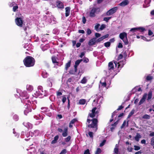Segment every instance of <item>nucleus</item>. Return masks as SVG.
<instances>
[{"instance_id":"f257e3e1","label":"nucleus","mask_w":154,"mask_h":154,"mask_svg":"<svg viewBox=\"0 0 154 154\" xmlns=\"http://www.w3.org/2000/svg\"><path fill=\"white\" fill-rule=\"evenodd\" d=\"M97 108L96 107H94L91 110L92 112L89 113L88 117V119H87V121L88 124L90 123V122L92 121V123L91 124H89L88 125V127L89 128H92L94 129V131H96L97 129V123L98 122V120L96 118H94L92 119H88L89 117H90L91 118H94L95 116L97 115V117L98 116L99 113V111L97 110Z\"/></svg>"},{"instance_id":"f03ea898","label":"nucleus","mask_w":154,"mask_h":154,"mask_svg":"<svg viewBox=\"0 0 154 154\" xmlns=\"http://www.w3.org/2000/svg\"><path fill=\"white\" fill-rule=\"evenodd\" d=\"M23 61L24 65L27 67L34 66L35 63V59L31 56H26L23 60Z\"/></svg>"},{"instance_id":"7ed1b4c3","label":"nucleus","mask_w":154,"mask_h":154,"mask_svg":"<svg viewBox=\"0 0 154 154\" xmlns=\"http://www.w3.org/2000/svg\"><path fill=\"white\" fill-rule=\"evenodd\" d=\"M152 91L150 90L148 92V94L147 93H145L143 95L142 98L139 102V105H140L143 103L146 100V99L147 96L148 95L147 100L148 101L151 99L152 96Z\"/></svg>"},{"instance_id":"20e7f679","label":"nucleus","mask_w":154,"mask_h":154,"mask_svg":"<svg viewBox=\"0 0 154 154\" xmlns=\"http://www.w3.org/2000/svg\"><path fill=\"white\" fill-rule=\"evenodd\" d=\"M152 91L150 90L148 92V94L147 93H145L143 95L142 98L139 102V105H140L143 103L146 100V99L147 96L148 95L147 100L148 101L151 99L152 96Z\"/></svg>"},{"instance_id":"39448f33","label":"nucleus","mask_w":154,"mask_h":154,"mask_svg":"<svg viewBox=\"0 0 154 154\" xmlns=\"http://www.w3.org/2000/svg\"><path fill=\"white\" fill-rule=\"evenodd\" d=\"M100 11V8L97 7H93L91 8L89 13V16L91 17H95V14H98Z\"/></svg>"},{"instance_id":"423d86ee","label":"nucleus","mask_w":154,"mask_h":154,"mask_svg":"<svg viewBox=\"0 0 154 154\" xmlns=\"http://www.w3.org/2000/svg\"><path fill=\"white\" fill-rule=\"evenodd\" d=\"M15 22L17 26L20 27L23 26V21L21 18L17 17L15 20Z\"/></svg>"},{"instance_id":"0eeeda50","label":"nucleus","mask_w":154,"mask_h":154,"mask_svg":"<svg viewBox=\"0 0 154 154\" xmlns=\"http://www.w3.org/2000/svg\"><path fill=\"white\" fill-rule=\"evenodd\" d=\"M117 10V7H113L108 11L106 12V14L108 16L112 15L115 13Z\"/></svg>"},{"instance_id":"6e6552de","label":"nucleus","mask_w":154,"mask_h":154,"mask_svg":"<svg viewBox=\"0 0 154 154\" xmlns=\"http://www.w3.org/2000/svg\"><path fill=\"white\" fill-rule=\"evenodd\" d=\"M145 29L144 28L142 27H137L136 28H132L130 30V31H133L134 32H135L136 31H137L141 32H143L144 31H145Z\"/></svg>"},{"instance_id":"1a4fd4ad","label":"nucleus","mask_w":154,"mask_h":154,"mask_svg":"<svg viewBox=\"0 0 154 154\" xmlns=\"http://www.w3.org/2000/svg\"><path fill=\"white\" fill-rule=\"evenodd\" d=\"M56 5L57 7L59 8H63L64 5L62 2L59 0H57L56 2Z\"/></svg>"},{"instance_id":"9d476101","label":"nucleus","mask_w":154,"mask_h":154,"mask_svg":"<svg viewBox=\"0 0 154 154\" xmlns=\"http://www.w3.org/2000/svg\"><path fill=\"white\" fill-rule=\"evenodd\" d=\"M20 95L21 97H25V99H27L29 98V96L27 92L26 91H24L20 94Z\"/></svg>"},{"instance_id":"9b49d317","label":"nucleus","mask_w":154,"mask_h":154,"mask_svg":"<svg viewBox=\"0 0 154 154\" xmlns=\"http://www.w3.org/2000/svg\"><path fill=\"white\" fill-rule=\"evenodd\" d=\"M44 93H42L41 91L39 90L36 91L35 93L34 94V97L35 98H37L38 97L42 96L44 95Z\"/></svg>"},{"instance_id":"f8f14e48","label":"nucleus","mask_w":154,"mask_h":154,"mask_svg":"<svg viewBox=\"0 0 154 154\" xmlns=\"http://www.w3.org/2000/svg\"><path fill=\"white\" fill-rule=\"evenodd\" d=\"M127 36V33L125 32H123L120 34L119 36L120 38L122 40L126 38Z\"/></svg>"},{"instance_id":"ddd939ff","label":"nucleus","mask_w":154,"mask_h":154,"mask_svg":"<svg viewBox=\"0 0 154 154\" xmlns=\"http://www.w3.org/2000/svg\"><path fill=\"white\" fill-rule=\"evenodd\" d=\"M68 128L66 127L64 129L62 135L63 137H66L68 135Z\"/></svg>"},{"instance_id":"4468645a","label":"nucleus","mask_w":154,"mask_h":154,"mask_svg":"<svg viewBox=\"0 0 154 154\" xmlns=\"http://www.w3.org/2000/svg\"><path fill=\"white\" fill-rule=\"evenodd\" d=\"M129 3V2L128 0H124L119 4V5L121 6H125Z\"/></svg>"},{"instance_id":"2eb2a0df","label":"nucleus","mask_w":154,"mask_h":154,"mask_svg":"<svg viewBox=\"0 0 154 154\" xmlns=\"http://www.w3.org/2000/svg\"><path fill=\"white\" fill-rule=\"evenodd\" d=\"M32 109L30 106H27V107H26L25 109L24 110V113L26 115L29 112H31Z\"/></svg>"},{"instance_id":"dca6fc26","label":"nucleus","mask_w":154,"mask_h":154,"mask_svg":"<svg viewBox=\"0 0 154 154\" xmlns=\"http://www.w3.org/2000/svg\"><path fill=\"white\" fill-rule=\"evenodd\" d=\"M65 16L66 17L68 16L70 14V8L69 7H67L65 8Z\"/></svg>"},{"instance_id":"f3484780","label":"nucleus","mask_w":154,"mask_h":154,"mask_svg":"<svg viewBox=\"0 0 154 154\" xmlns=\"http://www.w3.org/2000/svg\"><path fill=\"white\" fill-rule=\"evenodd\" d=\"M96 38H93L90 40L88 42V45H94L95 44L96 41L95 40Z\"/></svg>"},{"instance_id":"a211bd4d","label":"nucleus","mask_w":154,"mask_h":154,"mask_svg":"<svg viewBox=\"0 0 154 154\" xmlns=\"http://www.w3.org/2000/svg\"><path fill=\"white\" fill-rule=\"evenodd\" d=\"M114 66L113 63L112 62H110L109 63L108 69L109 70H113Z\"/></svg>"},{"instance_id":"6ab92c4d","label":"nucleus","mask_w":154,"mask_h":154,"mask_svg":"<svg viewBox=\"0 0 154 154\" xmlns=\"http://www.w3.org/2000/svg\"><path fill=\"white\" fill-rule=\"evenodd\" d=\"M57 57L55 56H52V57L51 58V60H52V62L53 63H57V65H58V64L59 63L57 61Z\"/></svg>"},{"instance_id":"aec40b11","label":"nucleus","mask_w":154,"mask_h":154,"mask_svg":"<svg viewBox=\"0 0 154 154\" xmlns=\"http://www.w3.org/2000/svg\"><path fill=\"white\" fill-rule=\"evenodd\" d=\"M59 136L58 135H56L54 138V140H53L51 142V143L52 144H55L56 143L57 140L59 139Z\"/></svg>"},{"instance_id":"412c9836","label":"nucleus","mask_w":154,"mask_h":154,"mask_svg":"<svg viewBox=\"0 0 154 154\" xmlns=\"http://www.w3.org/2000/svg\"><path fill=\"white\" fill-rule=\"evenodd\" d=\"M141 137V135L139 133H137L136 136L134 137L135 140L137 141H138L139 140V139Z\"/></svg>"},{"instance_id":"4be33fe9","label":"nucleus","mask_w":154,"mask_h":154,"mask_svg":"<svg viewBox=\"0 0 154 154\" xmlns=\"http://www.w3.org/2000/svg\"><path fill=\"white\" fill-rule=\"evenodd\" d=\"M71 61L69 60L67 63H66L65 65V68L66 70H67V69L71 65Z\"/></svg>"},{"instance_id":"5701e85b","label":"nucleus","mask_w":154,"mask_h":154,"mask_svg":"<svg viewBox=\"0 0 154 154\" xmlns=\"http://www.w3.org/2000/svg\"><path fill=\"white\" fill-rule=\"evenodd\" d=\"M26 89L27 90L32 91L33 89V86L30 85H27L26 86Z\"/></svg>"},{"instance_id":"b1692460","label":"nucleus","mask_w":154,"mask_h":154,"mask_svg":"<svg viewBox=\"0 0 154 154\" xmlns=\"http://www.w3.org/2000/svg\"><path fill=\"white\" fill-rule=\"evenodd\" d=\"M87 81V80L86 78V77H84L81 80V81L80 82V83L83 84H84L86 83Z\"/></svg>"},{"instance_id":"393cba45","label":"nucleus","mask_w":154,"mask_h":154,"mask_svg":"<svg viewBox=\"0 0 154 154\" xmlns=\"http://www.w3.org/2000/svg\"><path fill=\"white\" fill-rule=\"evenodd\" d=\"M86 100L85 99H82L79 100V104L81 105H84L85 104Z\"/></svg>"},{"instance_id":"a878e982","label":"nucleus","mask_w":154,"mask_h":154,"mask_svg":"<svg viewBox=\"0 0 154 154\" xmlns=\"http://www.w3.org/2000/svg\"><path fill=\"white\" fill-rule=\"evenodd\" d=\"M134 110L133 109H132L131 111L130 112L127 118H129L134 113Z\"/></svg>"},{"instance_id":"bb28decb","label":"nucleus","mask_w":154,"mask_h":154,"mask_svg":"<svg viewBox=\"0 0 154 154\" xmlns=\"http://www.w3.org/2000/svg\"><path fill=\"white\" fill-rule=\"evenodd\" d=\"M82 59L77 60L75 62V65L78 66V65H79L80 63H81V61H82Z\"/></svg>"},{"instance_id":"cd10ccee","label":"nucleus","mask_w":154,"mask_h":154,"mask_svg":"<svg viewBox=\"0 0 154 154\" xmlns=\"http://www.w3.org/2000/svg\"><path fill=\"white\" fill-rule=\"evenodd\" d=\"M102 152V150L100 148H97L95 151V154H100Z\"/></svg>"},{"instance_id":"c85d7f7f","label":"nucleus","mask_w":154,"mask_h":154,"mask_svg":"<svg viewBox=\"0 0 154 154\" xmlns=\"http://www.w3.org/2000/svg\"><path fill=\"white\" fill-rule=\"evenodd\" d=\"M123 42L124 43L125 45H127L128 44V40L127 39V37L123 39V40H122Z\"/></svg>"},{"instance_id":"c756f323","label":"nucleus","mask_w":154,"mask_h":154,"mask_svg":"<svg viewBox=\"0 0 154 154\" xmlns=\"http://www.w3.org/2000/svg\"><path fill=\"white\" fill-rule=\"evenodd\" d=\"M150 116L147 114H145L143 116V118L144 119H149L150 118Z\"/></svg>"},{"instance_id":"7c9ffc66","label":"nucleus","mask_w":154,"mask_h":154,"mask_svg":"<svg viewBox=\"0 0 154 154\" xmlns=\"http://www.w3.org/2000/svg\"><path fill=\"white\" fill-rule=\"evenodd\" d=\"M42 76L44 78H47L48 77V73H47V72H42Z\"/></svg>"},{"instance_id":"2f4dec72","label":"nucleus","mask_w":154,"mask_h":154,"mask_svg":"<svg viewBox=\"0 0 154 154\" xmlns=\"http://www.w3.org/2000/svg\"><path fill=\"white\" fill-rule=\"evenodd\" d=\"M71 139V136H68L65 139V141L66 142H68Z\"/></svg>"},{"instance_id":"473e14b6","label":"nucleus","mask_w":154,"mask_h":154,"mask_svg":"<svg viewBox=\"0 0 154 154\" xmlns=\"http://www.w3.org/2000/svg\"><path fill=\"white\" fill-rule=\"evenodd\" d=\"M100 83L101 84L102 86L103 87H106V82H102L101 81H100Z\"/></svg>"},{"instance_id":"72a5a7b5","label":"nucleus","mask_w":154,"mask_h":154,"mask_svg":"<svg viewBox=\"0 0 154 154\" xmlns=\"http://www.w3.org/2000/svg\"><path fill=\"white\" fill-rule=\"evenodd\" d=\"M104 46L106 47H109L110 45V42H105L104 44Z\"/></svg>"},{"instance_id":"f704fd0d","label":"nucleus","mask_w":154,"mask_h":154,"mask_svg":"<svg viewBox=\"0 0 154 154\" xmlns=\"http://www.w3.org/2000/svg\"><path fill=\"white\" fill-rule=\"evenodd\" d=\"M134 149L135 150H140V146L136 145H134Z\"/></svg>"},{"instance_id":"c9c22d12","label":"nucleus","mask_w":154,"mask_h":154,"mask_svg":"<svg viewBox=\"0 0 154 154\" xmlns=\"http://www.w3.org/2000/svg\"><path fill=\"white\" fill-rule=\"evenodd\" d=\"M106 140H103L102 143H101L100 144V146L102 147L105 144Z\"/></svg>"},{"instance_id":"e433bc0d","label":"nucleus","mask_w":154,"mask_h":154,"mask_svg":"<svg viewBox=\"0 0 154 154\" xmlns=\"http://www.w3.org/2000/svg\"><path fill=\"white\" fill-rule=\"evenodd\" d=\"M62 101L63 103H65V102H66V97L65 95H63V96H62Z\"/></svg>"},{"instance_id":"4c0bfd02","label":"nucleus","mask_w":154,"mask_h":154,"mask_svg":"<svg viewBox=\"0 0 154 154\" xmlns=\"http://www.w3.org/2000/svg\"><path fill=\"white\" fill-rule=\"evenodd\" d=\"M13 118L15 121H17L18 119V117L17 115H14L13 116Z\"/></svg>"},{"instance_id":"58836bf2","label":"nucleus","mask_w":154,"mask_h":154,"mask_svg":"<svg viewBox=\"0 0 154 154\" xmlns=\"http://www.w3.org/2000/svg\"><path fill=\"white\" fill-rule=\"evenodd\" d=\"M106 28V25L104 24H102L100 27V30H103Z\"/></svg>"},{"instance_id":"ea45409f","label":"nucleus","mask_w":154,"mask_h":154,"mask_svg":"<svg viewBox=\"0 0 154 154\" xmlns=\"http://www.w3.org/2000/svg\"><path fill=\"white\" fill-rule=\"evenodd\" d=\"M111 18V17H105L104 18L103 20L106 21V22H108L109 20Z\"/></svg>"},{"instance_id":"a19ab883","label":"nucleus","mask_w":154,"mask_h":154,"mask_svg":"<svg viewBox=\"0 0 154 154\" xmlns=\"http://www.w3.org/2000/svg\"><path fill=\"white\" fill-rule=\"evenodd\" d=\"M67 152L66 150L64 149H63L59 154H65Z\"/></svg>"},{"instance_id":"79ce46f5","label":"nucleus","mask_w":154,"mask_h":154,"mask_svg":"<svg viewBox=\"0 0 154 154\" xmlns=\"http://www.w3.org/2000/svg\"><path fill=\"white\" fill-rule=\"evenodd\" d=\"M123 57V55L122 54H120L118 56L117 58V60H118L121 59Z\"/></svg>"},{"instance_id":"37998d69","label":"nucleus","mask_w":154,"mask_h":154,"mask_svg":"<svg viewBox=\"0 0 154 154\" xmlns=\"http://www.w3.org/2000/svg\"><path fill=\"white\" fill-rule=\"evenodd\" d=\"M100 26V24L99 23L97 24L94 26L95 29L97 31H98V28Z\"/></svg>"},{"instance_id":"c03bdc74","label":"nucleus","mask_w":154,"mask_h":154,"mask_svg":"<svg viewBox=\"0 0 154 154\" xmlns=\"http://www.w3.org/2000/svg\"><path fill=\"white\" fill-rule=\"evenodd\" d=\"M77 121V120L76 119H74L71 120L70 122V123L72 124H73L75 122Z\"/></svg>"},{"instance_id":"a18cd8bd","label":"nucleus","mask_w":154,"mask_h":154,"mask_svg":"<svg viewBox=\"0 0 154 154\" xmlns=\"http://www.w3.org/2000/svg\"><path fill=\"white\" fill-rule=\"evenodd\" d=\"M18 7L17 5L14 6L13 8V10L14 12H15L17 10L18 8Z\"/></svg>"},{"instance_id":"49530a36","label":"nucleus","mask_w":154,"mask_h":154,"mask_svg":"<svg viewBox=\"0 0 154 154\" xmlns=\"http://www.w3.org/2000/svg\"><path fill=\"white\" fill-rule=\"evenodd\" d=\"M86 21V19L85 17L83 16L82 18V22L83 24H85Z\"/></svg>"},{"instance_id":"de8ad7c7","label":"nucleus","mask_w":154,"mask_h":154,"mask_svg":"<svg viewBox=\"0 0 154 154\" xmlns=\"http://www.w3.org/2000/svg\"><path fill=\"white\" fill-rule=\"evenodd\" d=\"M151 144L152 146L154 145V137H152L151 141Z\"/></svg>"},{"instance_id":"09e8293b","label":"nucleus","mask_w":154,"mask_h":154,"mask_svg":"<svg viewBox=\"0 0 154 154\" xmlns=\"http://www.w3.org/2000/svg\"><path fill=\"white\" fill-rule=\"evenodd\" d=\"M83 62L85 63H87L89 61L88 58L87 57H85L83 60Z\"/></svg>"},{"instance_id":"8fccbe9b","label":"nucleus","mask_w":154,"mask_h":154,"mask_svg":"<svg viewBox=\"0 0 154 154\" xmlns=\"http://www.w3.org/2000/svg\"><path fill=\"white\" fill-rule=\"evenodd\" d=\"M91 32V29H89L88 28L87 29V34L88 35H90Z\"/></svg>"},{"instance_id":"3c124183","label":"nucleus","mask_w":154,"mask_h":154,"mask_svg":"<svg viewBox=\"0 0 154 154\" xmlns=\"http://www.w3.org/2000/svg\"><path fill=\"white\" fill-rule=\"evenodd\" d=\"M114 63L115 64V67H116L117 66V65H118V68H119L120 66V64H119V63H117L116 61H114Z\"/></svg>"},{"instance_id":"603ef678","label":"nucleus","mask_w":154,"mask_h":154,"mask_svg":"<svg viewBox=\"0 0 154 154\" xmlns=\"http://www.w3.org/2000/svg\"><path fill=\"white\" fill-rule=\"evenodd\" d=\"M152 79V77L150 76H147L146 78V80L149 81Z\"/></svg>"},{"instance_id":"864d4df0","label":"nucleus","mask_w":154,"mask_h":154,"mask_svg":"<svg viewBox=\"0 0 154 154\" xmlns=\"http://www.w3.org/2000/svg\"><path fill=\"white\" fill-rule=\"evenodd\" d=\"M119 120H117L116 122H115L113 124H112L111 125L112 126H116V125L118 124Z\"/></svg>"},{"instance_id":"5fc2aeb1","label":"nucleus","mask_w":154,"mask_h":154,"mask_svg":"<svg viewBox=\"0 0 154 154\" xmlns=\"http://www.w3.org/2000/svg\"><path fill=\"white\" fill-rule=\"evenodd\" d=\"M103 39L102 38V37H101L100 38H98L96 41V42H100L101 41H102V40H103Z\"/></svg>"},{"instance_id":"6e6d98bb","label":"nucleus","mask_w":154,"mask_h":154,"mask_svg":"<svg viewBox=\"0 0 154 154\" xmlns=\"http://www.w3.org/2000/svg\"><path fill=\"white\" fill-rule=\"evenodd\" d=\"M84 154H91L89 149H88L85 151Z\"/></svg>"},{"instance_id":"4d7b16f0","label":"nucleus","mask_w":154,"mask_h":154,"mask_svg":"<svg viewBox=\"0 0 154 154\" xmlns=\"http://www.w3.org/2000/svg\"><path fill=\"white\" fill-rule=\"evenodd\" d=\"M88 134L90 137L91 138L93 137V133L92 132L90 131Z\"/></svg>"},{"instance_id":"13d9d810","label":"nucleus","mask_w":154,"mask_h":154,"mask_svg":"<svg viewBox=\"0 0 154 154\" xmlns=\"http://www.w3.org/2000/svg\"><path fill=\"white\" fill-rule=\"evenodd\" d=\"M126 120H125L124 121L123 123L122 124V125L121 126V128H124V127L125 126V125H126Z\"/></svg>"},{"instance_id":"bf43d9fd","label":"nucleus","mask_w":154,"mask_h":154,"mask_svg":"<svg viewBox=\"0 0 154 154\" xmlns=\"http://www.w3.org/2000/svg\"><path fill=\"white\" fill-rule=\"evenodd\" d=\"M124 108V106L122 105L120 106L117 109V110L119 111L121 110L122 108Z\"/></svg>"},{"instance_id":"052dcab7","label":"nucleus","mask_w":154,"mask_h":154,"mask_svg":"<svg viewBox=\"0 0 154 154\" xmlns=\"http://www.w3.org/2000/svg\"><path fill=\"white\" fill-rule=\"evenodd\" d=\"M114 151L115 153L117 154L119 151L118 149L117 148L115 147L114 149Z\"/></svg>"},{"instance_id":"680f3d73","label":"nucleus","mask_w":154,"mask_h":154,"mask_svg":"<svg viewBox=\"0 0 154 154\" xmlns=\"http://www.w3.org/2000/svg\"><path fill=\"white\" fill-rule=\"evenodd\" d=\"M95 36L96 38H98L100 36L101 34L98 33H95Z\"/></svg>"},{"instance_id":"e2e57ef3","label":"nucleus","mask_w":154,"mask_h":154,"mask_svg":"<svg viewBox=\"0 0 154 154\" xmlns=\"http://www.w3.org/2000/svg\"><path fill=\"white\" fill-rule=\"evenodd\" d=\"M42 86H39L38 88V90H39L42 93H44V91L42 90Z\"/></svg>"},{"instance_id":"0e129e2a","label":"nucleus","mask_w":154,"mask_h":154,"mask_svg":"<svg viewBox=\"0 0 154 154\" xmlns=\"http://www.w3.org/2000/svg\"><path fill=\"white\" fill-rule=\"evenodd\" d=\"M109 36V34H107L106 35H104L102 36V37L103 39V40L104 39L106 38H108V37Z\"/></svg>"},{"instance_id":"69168bd1","label":"nucleus","mask_w":154,"mask_h":154,"mask_svg":"<svg viewBox=\"0 0 154 154\" xmlns=\"http://www.w3.org/2000/svg\"><path fill=\"white\" fill-rule=\"evenodd\" d=\"M133 149V148L132 147H128L127 149V150L130 152H132Z\"/></svg>"},{"instance_id":"338daca9","label":"nucleus","mask_w":154,"mask_h":154,"mask_svg":"<svg viewBox=\"0 0 154 154\" xmlns=\"http://www.w3.org/2000/svg\"><path fill=\"white\" fill-rule=\"evenodd\" d=\"M62 94V93L61 92L57 91V96L61 95Z\"/></svg>"},{"instance_id":"774afa93","label":"nucleus","mask_w":154,"mask_h":154,"mask_svg":"<svg viewBox=\"0 0 154 154\" xmlns=\"http://www.w3.org/2000/svg\"><path fill=\"white\" fill-rule=\"evenodd\" d=\"M78 32L80 33L84 34L85 32L84 30H79Z\"/></svg>"}]
</instances>
